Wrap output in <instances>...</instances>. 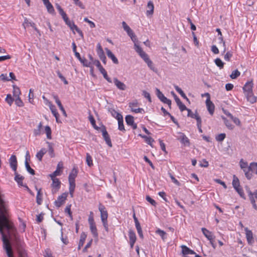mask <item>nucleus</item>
Wrapping results in <instances>:
<instances>
[{"label": "nucleus", "instance_id": "obj_1", "mask_svg": "<svg viewBox=\"0 0 257 257\" xmlns=\"http://www.w3.org/2000/svg\"><path fill=\"white\" fill-rule=\"evenodd\" d=\"M156 91L157 97L159 98V99L163 103L168 104L169 107L171 108V100L166 97L158 88H156Z\"/></svg>", "mask_w": 257, "mask_h": 257}, {"label": "nucleus", "instance_id": "obj_2", "mask_svg": "<svg viewBox=\"0 0 257 257\" xmlns=\"http://www.w3.org/2000/svg\"><path fill=\"white\" fill-rule=\"evenodd\" d=\"M135 49L145 62H146L150 59L148 55L143 50L141 47L137 44L135 45Z\"/></svg>", "mask_w": 257, "mask_h": 257}, {"label": "nucleus", "instance_id": "obj_3", "mask_svg": "<svg viewBox=\"0 0 257 257\" xmlns=\"http://www.w3.org/2000/svg\"><path fill=\"white\" fill-rule=\"evenodd\" d=\"M52 180V194L56 193L60 188L61 182L58 179H51Z\"/></svg>", "mask_w": 257, "mask_h": 257}, {"label": "nucleus", "instance_id": "obj_4", "mask_svg": "<svg viewBox=\"0 0 257 257\" xmlns=\"http://www.w3.org/2000/svg\"><path fill=\"white\" fill-rule=\"evenodd\" d=\"M244 230L245 231V235L248 244L252 245L254 242V238L253 237V233L251 230L248 229L247 227H245L244 228Z\"/></svg>", "mask_w": 257, "mask_h": 257}, {"label": "nucleus", "instance_id": "obj_5", "mask_svg": "<svg viewBox=\"0 0 257 257\" xmlns=\"http://www.w3.org/2000/svg\"><path fill=\"white\" fill-rule=\"evenodd\" d=\"M98 209L100 212L101 220H107L108 217V213L105 206L101 203H99L98 205Z\"/></svg>", "mask_w": 257, "mask_h": 257}, {"label": "nucleus", "instance_id": "obj_6", "mask_svg": "<svg viewBox=\"0 0 257 257\" xmlns=\"http://www.w3.org/2000/svg\"><path fill=\"white\" fill-rule=\"evenodd\" d=\"M67 193H63L58 197L57 200L55 201V204L57 207H60L64 203L67 197Z\"/></svg>", "mask_w": 257, "mask_h": 257}, {"label": "nucleus", "instance_id": "obj_7", "mask_svg": "<svg viewBox=\"0 0 257 257\" xmlns=\"http://www.w3.org/2000/svg\"><path fill=\"white\" fill-rule=\"evenodd\" d=\"M101 131L102 132L103 139H104L105 141L106 142V143L108 145L109 147H111L112 144L111 142V140L109 138V135L108 134L106 130L105 126H103L101 128Z\"/></svg>", "mask_w": 257, "mask_h": 257}, {"label": "nucleus", "instance_id": "obj_8", "mask_svg": "<svg viewBox=\"0 0 257 257\" xmlns=\"http://www.w3.org/2000/svg\"><path fill=\"white\" fill-rule=\"evenodd\" d=\"M178 134L179 135V136L178 137V140H179L180 142L185 146H189V140L185 134L181 132L178 133Z\"/></svg>", "mask_w": 257, "mask_h": 257}, {"label": "nucleus", "instance_id": "obj_9", "mask_svg": "<svg viewBox=\"0 0 257 257\" xmlns=\"http://www.w3.org/2000/svg\"><path fill=\"white\" fill-rule=\"evenodd\" d=\"M77 171L76 169H73L71 172L70 173L69 175V184L75 185V179L77 176Z\"/></svg>", "mask_w": 257, "mask_h": 257}, {"label": "nucleus", "instance_id": "obj_10", "mask_svg": "<svg viewBox=\"0 0 257 257\" xmlns=\"http://www.w3.org/2000/svg\"><path fill=\"white\" fill-rule=\"evenodd\" d=\"M10 164L11 168L15 172H17V160L15 155H12L10 159Z\"/></svg>", "mask_w": 257, "mask_h": 257}, {"label": "nucleus", "instance_id": "obj_11", "mask_svg": "<svg viewBox=\"0 0 257 257\" xmlns=\"http://www.w3.org/2000/svg\"><path fill=\"white\" fill-rule=\"evenodd\" d=\"M138 103L137 102H130L129 103V106L131 108L132 111L135 113H142L144 110L143 108H137Z\"/></svg>", "mask_w": 257, "mask_h": 257}, {"label": "nucleus", "instance_id": "obj_12", "mask_svg": "<svg viewBox=\"0 0 257 257\" xmlns=\"http://www.w3.org/2000/svg\"><path fill=\"white\" fill-rule=\"evenodd\" d=\"M113 82L117 88L121 90H124L126 88L125 84L120 81L117 78H113Z\"/></svg>", "mask_w": 257, "mask_h": 257}, {"label": "nucleus", "instance_id": "obj_13", "mask_svg": "<svg viewBox=\"0 0 257 257\" xmlns=\"http://www.w3.org/2000/svg\"><path fill=\"white\" fill-rule=\"evenodd\" d=\"M206 104L207 108V110L211 115H212L214 111V105L210 100L209 98H207L206 100Z\"/></svg>", "mask_w": 257, "mask_h": 257}, {"label": "nucleus", "instance_id": "obj_14", "mask_svg": "<svg viewBox=\"0 0 257 257\" xmlns=\"http://www.w3.org/2000/svg\"><path fill=\"white\" fill-rule=\"evenodd\" d=\"M253 86V83L251 82H247L245 83L244 86L243 87V89L244 91L245 94L246 93H249L250 94V93H252V88Z\"/></svg>", "mask_w": 257, "mask_h": 257}, {"label": "nucleus", "instance_id": "obj_15", "mask_svg": "<svg viewBox=\"0 0 257 257\" xmlns=\"http://www.w3.org/2000/svg\"><path fill=\"white\" fill-rule=\"evenodd\" d=\"M147 8L146 15L147 16L152 15L154 10V6L152 1H150L148 3Z\"/></svg>", "mask_w": 257, "mask_h": 257}, {"label": "nucleus", "instance_id": "obj_16", "mask_svg": "<svg viewBox=\"0 0 257 257\" xmlns=\"http://www.w3.org/2000/svg\"><path fill=\"white\" fill-rule=\"evenodd\" d=\"M105 51L108 57L111 59L114 64H117L118 63V61L112 52L108 48H105Z\"/></svg>", "mask_w": 257, "mask_h": 257}, {"label": "nucleus", "instance_id": "obj_17", "mask_svg": "<svg viewBox=\"0 0 257 257\" xmlns=\"http://www.w3.org/2000/svg\"><path fill=\"white\" fill-rule=\"evenodd\" d=\"M53 98L55 99L56 103H57V104L59 106L60 109L62 112L63 115L65 116H67L66 112V111H65V110L63 105H62L60 100L59 99L58 96L54 95L53 96Z\"/></svg>", "mask_w": 257, "mask_h": 257}, {"label": "nucleus", "instance_id": "obj_18", "mask_svg": "<svg viewBox=\"0 0 257 257\" xmlns=\"http://www.w3.org/2000/svg\"><path fill=\"white\" fill-rule=\"evenodd\" d=\"M15 180L18 183L19 185L25 187L26 185H24L23 183L24 177L19 175L17 172H15Z\"/></svg>", "mask_w": 257, "mask_h": 257}, {"label": "nucleus", "instance_id": "obj_19", "mask_svg": "<svg viewBox=\"0 0 257 257\" xmlns=\"http://www.w3.org/2000/svg\"><path fill=\"white\" fill-rule=\"evenodd\" d=\"M117 120H118V130L120 131L124 132L125 131V130L123 125L122 115H118V118L117 119Z\"/></svg>", "mask_w": 257, "mask_h": 257}, {"label": "nucleus", "instance_id": "obj_20", "mask_svg": "<svg viewBox=\"0 0 257 257\" xmlns=\"http://www.w3.org/2000/svg\"><path fill=\"white\" fill-rule=\"evenodd\" d=\"M201 230L204 236L210 241V242H211V240H213L214 239L212 233L205 228H202Z\"/></svg>", "mask_w": 257, "mask_h": 257}, {"label": "nucleus", "instance_id": "obj_21", "mask_svg": "<svg viewBox=\"0 0 257 257\" xmlns=\"http://www.w3.org/2000/svg\"><path fill=\"white\" fill-rule=\"evenodd\" d=\"M49 104V107L52 113V114L54 115V116L55 117L57 122H58V117L59 116V113L57 111V109H56L55 106L53 105L50 102H48Z\"/></svg>", "mask_w": 257, "mask_h": 257}, {"label": "nucleus", "instance_id": "obj_22", "mask_svg": "<svg viewBox=\"0 0 257 257\" xmlns=\"http://www.w3.org/2000/svg\"><path fill=\"white\" fill-rule=\"evenodd\" d=\"M188 111L187 116L191 118H193L196 119L197 122L199 120H201V117L199 116L197 112L195 113H193L191 109H188L187 110Z\"/></svg>", "mask_w": 257, "mask_h": 257}, {"label": "nucleus", "instance_id": "obj_23", "mask_svg": "<svg viewBox=\"0 0 257 257\" xmlns=\"http://www.w3.org/2000/svg\"><path fill=\"white\" fill-rule=\"evenodd\" d=\"M181 247L182 249V253L184 255L196 254V253L193 250L190 249L185 245H182Z\"/></svg>", "mask_w": 257, "mask_h": 257}, {"label": "nucleus", "instance_id": "obj_24", "mask_svg": "<svg viewBox=\"0 0 257 257\" xmlns=\"http://www.w3.org/2000/svg\"><path fill=\"white\" fill-rule=\"evenodd\" d=\"M87 235L84 232H82L80 235V238L79 240L78 249L79 250L81 247L83 245L85 240L86 239Z\"/></svg>", "mask_w": 257, "mask_h": 257}, {"label": "nucleus", "instance_id": "obj_25", "mask_svg": "<svg viewBox=\"0 0 257 257\" xmlns=\"http://www.w3.org/2000/svg\"><path fill=\"white\" fill-rule=\"evenodd\" d=\"M37 190V194L36 196V202L38 205H40L42 202V193L41 192V189H38L36 188Z\"/></svg>", "mask_w": 257, "mask_h": 257}, {"label": "nucleus", "instance_id": "obj_26", "mask_svg": "<svg viewBox=\"0 0 257 257\" xmlns=\"http://www.w3.org/2000/svg\"><path fill=\"white\" fill-rule=\"evenodd\" d=\"M96 52H97V55H98L99 58L101 57L105 56L104 53L103 52V50L102 49V48L100 43H98L97 45Z\"/></svg>", "mask_w": 257, "mask_h": 257}, {"label": "nucleus", "instance_id": "obj_27", "mask_svg": "<svg viewBox=\"0 0 257 257\" xmlns=\"http://www.w3.org/2000/svg\"><path fill=\"white\" fill-rule=\"evenodd\" d=\"M47 151L46 149L42 148L39 152L36 154V157L39 161H41L43 156L46 154Z\"/></svg>", "mask_w": 257, "mask_h": 257}, {"label": "nucleus", "instance_id": "obj_28", "mask_svg": "<svg viewBox=\"0 0 257 257\" xmlns=\"http://www.w3.org/2000/svg\"><path fill=\"white\" fill-rule=\"evenodd\" d=\"M175 90L181 95V96L184 99H185L189 102V100L186 96V94L183 91V90L178 86H175Z\"/></svg>", "mask_w": 257, "mask_h": 257}, {"label": "nucleus", "instance_id": "obj_29", "mask_svg": "<svg viewBox=\"0 0 257 257\" xmlns=\"http://www.w3.org/2000/svg\"><path fill=\"white\" fill-rule=\"evenodd\" d=\"M100 73L103 75L104 78L109 83H111V79L108 76L105 70L103 68H100V69H99Z\"/></svg>", "mask_w": 257, "mask_h": 257}, {"label": "nucleus", "instance_id": "obj_30", "mask_svg": "<svg viewBox=\"0 0 257 257\" xmlns=\"http://www.w3.org/2000/svg\"><path fill=\"white\" fill-rule=\"evenodd\" d=\"M90 229L91 232L92 233L93 236L94 237H97L98 234L97 228H96V227L95 224L90 225Z\"/></svg>", "mask_w": 257, "mask_h": 257}, {"label": "nucleus", "instance_id": "obj_31", "mask_svg": "<svg viewBox=\"0 0 257 257\" xmlns=\"http://www.w3.org/2000/svg\"><path fill=\"white\" fill-rule=\"evenodd\" d=\"M247 100L249 101L251 103H253L256 101V98L253 95L252 92L250 93V94L249 93H246L245 94Z\"/></svg>", "mask_w": 257, "mask_h": 257}, {"label": "nucleus", "instance_id": "obj_32", "mask_svg": "<svg viewBox=\"0 0 257 257\" xmlns=\"http://www.w3.org/2000/svg\"><path fill=\"white\" fill-rule=\"evenodd\" d=\"M248 170L251 171V172H255L257 174V163H250Z\"/></svg>", "mask_w": 257, "mask_h": 257}, {"label": "nucleus", "instance_id": "obj_33", "mask_svg": "<svg viewBox=\"0 0 257 257\" xmlns=\"http://www.w3.org/2000/svg\"><path fill=\"white\" fill-rule=\"evenodd\" d=\"M125 121L128 125H131V124H133L134 122V117L131 115H127L125 116Z\"/></svg>", "mask_w": 257, "mask_h": 257}, {"label": "nucleus", "instance_id": "obj_34", "mask_svg": "<svg viewBox=\"0 0 257 257\" xmlns=\"http://www.w3.org/2000/svg\"><path fill=\"white\" fill-rule=\"evenodd\" d=\"M128 236H129L130 241H136V239H137L136 235L135 232L133 230L130 229V230L128 231Z\"/></svg>", "mask_w": 257, "mask_h": 257}, {"label": "nucleus", "instance_id": "obj_35", "mask_svg": "<svg viewBox=\"0 0 257 257\" xmlns=\"http://www.w3.org/2000/svg\"><path fill=\"white\" fill-rule=\"evenodd\" d=\"M232 185L234 188H236L240 186L239 180L238 178L234 175L233 176Z\"/></svg>", "mask_w": 257, "mask_h": 257}, {"label": "nucleus", "instance_id": "obj_36", "mask_svg": "<svg viewBox=\"0 0 257 257\" xmlns=\"http://www.w3.org/2000/svg\"><path fill=\"white\" fill-rule=\"evenodd\" d=\"M108 110L111 113V115L115 117L116 119L118 118V115H121L120 113H118L112 108H109Z\"/></svg>", "mask_w": 257, "mask_h": 257}, {"label": "nucleus", "instance_id": "obj_37", "mask_svg": "<svg viewBox=\"0 0 257 257\" xmlns=\"http://www.w3.org/2000/svg\"><path fill=\"white\" fill-rule=\"evenodd\" d=\"M42 123L40 122L38 124V127L34 131V134L35 136H39L41 134V129L42 128Z\"/></svg>", "mask_w": 257, "mask_h": 257}, {"label": "nucleus", "instance_id": "obj_38", "mask_svg": "<svg viewBox=\"0 0 257 257\" xmlns=\"http://www.w3.org/2000/svg\"><path fill=\"white\" fill-rule=\"evenodd\" d=\"M25 164L27 171L32 175H35V171L31 168L28 162L25 161Z\"/></svg>", "mask_w": 257, "mask_h": 257}, {"label": "nucleus", "instance_id": "obj_39", "mask_svg": "<svg viewBox=\"0 0 257 257\" xmlns=\"http://www.w3.org/2000/svg\"><path fill=\"white\" fill-rule=\"evenodd\" d=\"M21 94L20 88L16 85H13V94L15 97H19Z\"/></svg>", "mask_w": 257, "mask_h": 257}, {"label": "nucleus", "instance_id": "obj_40", "mask_svg": "<svg viewBox=\"0 0 257 257\" xmlns=\"http://www.w3.org/2000/svg\"><path fill=\"white\" fill-rule=\"evenodd\" d=\"M214 62L215 64L219 67L220 69H222L224 67V63L222 61V60L220 58H216Z\"/></svg>", "mask_w": 257, "mask_h": 257}, {"label": "nucleus", "instance_id": "obj_41", "mask_svg": "<svg viewBox=\"0 0 257 257\" xmlns=\"http://www.w3.org/2000/svg\"><path fill=\"white\" fill-rule=\"evenodd\" d=\"M47 143L48 146L49 154L50 156H51V157L53 158L54 157L55 155H54V150L52 147V144L49 142H47Z\"/></svg>", "mask_w": 257, "mask_h": 257}, {"label": "nucleus", "instance_id": "obj_42", "mask_svg": "<svg viewBox=\"0 0 257 257\" xmlns=\"http://www.w3.org/2000/svg\"><path fill=\"white\" fill-rule=\"evenodd\" d=\"M140 136L145 139V141L147 144H148L149 145L152 147V143L154 141L153 138L146 136H142L141 135H140Z\"/></svg>", "mask_w": 257, "mask_h": 257}, {"label": "nucleus", "instance_id": "obj_43", "mask_svg": "<svg viewBox=\"0 0 257 257\" xmlns=\"http://www.w3.org/2000/svg\"><path fill=\"white\" fill-rule=\"evenodd\" d=\"M86 161L88 166L91 167L93 165L92 159L91 156L88 154H86Z\"/></svg>", "mask_w": 257, "mask_h": 257}, {"label": "nucleus", "instance_id": "obj_44", "mask_svg": "<svg viewBox=\"0 0 257 257\" xmlns=\"http://www.w3.org/2000/svg\"><path fill=\"white\" fill-rule=\"evenodd\" d=\"M45 7L47 8L48 12L50 14H53L54 13L55 11H54V8L50 3L46 5Z\"/></svg>", "mask_w": 257, "mask_h": 257}, {"label": "nucleus", "instance_id": "obj_45", "mask_svg": "<svg viewBox=\"0 0 257 257\" xmlns=\"http://www.w3.org/2000/svg\"><path fill=\"white\" fill-rule=\"evenodd\" d=\"M178 102L177 103V104L178 106L181 111H183L185 110H187L188 109V108L186 107V106L182 102V101L181 100L180 101L178 100Z\"/></svg>", "mask_w": 257, "mask_h": 257}, {"label": "nucleus", "instance_id": "obj_46", "mask_svg": "<svg viewBox=\"0 0 257 257\" xmlns=\"http://www.w3.org/2000/svg\"><path fill=\"white\" fill-rule=\"evenodd\" d=\"M156 233L157 234H159L161 236V237L163 240H165L166 239V233L165 231H164L163 230H162L160 229H158V230H156Z\"/></svg>", "mask_w": 257, "mask_h": 257}, {"label": "nucleus", "instance_id": "obj_47", "mask_svg": "<svg viewBox=\"0 0 257 257\" xmlns=\"http://www.w3.org/2000/svg\"><path fill=\"white\" fill-rule=\"evenodd\" d=\"M88 118H89V120H90V121L91 124L92 125V126H93V127L95 129L98 130L99 127L96 125L95 120L93 116L92 115H89Z\"/></svg>", "mask_w": 257, "mask_h": 257}, {"label": "nucleus", "instance_id": "obj_48", "mask_svg": "<svg viewBox=\"0 0 257 257\" xmlns=\"http://www.w3.org/2000/svg\"><path fill=\"white\" fill-rule=\"evenodd\" d=\"M240 72L238 70H235L232 72L231 74L230 75V77L232 79H236L237 77H238L240 75Z\"/></svg>", "mask_w": 257, "mask_h": 257}, {"label": "nucleus", "instance_id": "obj_49", "mask_svg": "<svg viewBox=\"0 0 257 257\" xmlns=\"http://www.w3.org/2000/svg\"><path fill=\"white\" fill-rule=\"evenodd\" d=\"M45 132L47 135V138L48 139H51V130L49 126H46L45 128Z\"/></svg>", "mask_w": 257, "mask_h": 257}, {"label": "nucleus", "instance_id": "obj_50", "mask_svg": "<svg viewBox=\"0 0 257 257\" xmlns=\"http://www.w3.org/2000/svg\"><path fill=\"white\" fill-rule=\"evenodd\" d=\"M135 225H136V228H137V231H138L139 236L141 238H143V231H142V229L140 223Z\"/></svg>", "mask_w": 257, "mask_h": 257}, {"label": "nucleus", "instance_id": "obj_51", "mask_svg": "<svg viewBox=\"0 0 257 257\" xmlns=\"http://www.w3.org/2000/svg\"><path fill=\"white\" fill-rule=\"evenodd\" d=\"M226 137L225 134L222 133L216 136V140L218 142H221L224 140Z\"/></svg>", "mask_w": 257, "mask_h": 257}, {"label": "nucleus", "instance_id": "obj_52", "mask_svg": "<svg viewBox=\"0 0 257 257\" xmlns=\"http://www.w3.org/2000/svg\"><path fill=\"white\" fill-rule=\"evenodd\" d=\"M80 62L83 64V65L85 67H90V65L91 62H88L85 58H82L80 60Z\"/></svg>", "mask_w": 257, "mask_h": 257}, {"label": "nucleus", "instance_id": "obj_53", "mask_svg": "<svg viewBox=\"0 0 257 257\" xmlns=\"http://www.w3.org/2000/svg\"><path fill=\"white\" fill-rule=\"evenodd\" d=\"M67 25L69 26L70 29L73 31L74 30H76L77 28H78L77 26L74 24V23L70 21L66 24Z\"/></svg>", "mask_w": 257, "mask_h": 257}, {"label": "nucleus", "instance_id": "obj_54", "mask_svg": "<svg viewBox=\"0 0 257 257\" xmlns=\"http://www.w3.org/2000/svg\"><path fill=\"white\" fill-rule=\"evenodd\" d=\"M223 119L224 120V123L225 124L226 126L230 130L233 129V126L231 124V123L224 117H222Z\"/></svg>", "mask_w": 257, "mask_h": 257}, {"label": "nucleus", "instance_id": "obj_55", "mask_svg": "<svg viewBox=\"0 0 257 257\" xmlns=\"http://www.w3.org/2000/svg\"><path fill=\"white\" fill-rule=\"evenodd\" d=\"M232 56V52L231 51H228L224 55V59L225 60L229 61L231 57Z\"/></svg>", "mask_w": 257, "mask_h": 257}, {"label": "nucleus", "instance_id": "obj_56", "mask_svg": "<svg viewBox=\"0 0 257 257\" xmlns=\"http://www.w3.org/2000/svg\"><path fill=\"white\" fill-rule=\"evenodd\" d=\"M57 75H58V77H59V78L61 79V80L63 81V82L65 84H67L68 83L67 80L62 75V74L60 73V72L59 71H57Z\"/></svg>", "mask_w": 257, "mask_h": 257}, {"label": "nucleus", "instance_id": "obj_57", "mask_svg": "<svg viewBox=\"0 0 257 257\" xmlns=\"http://www.w3.org/2000/svg\"><path fill=\"white\" fill-rule=\"evenodd\" d=\"M148 67L152 70H153L154 71H155V68L154 67V65H153V62L149 59H148L146 62H145Z\"/></svg>", "mask_w": 257, "mask_h": 257}, {"label": "nucleus", "instance_id": "obj_58", "mask_svg": "<svg viewBox=\"0 0 257 257\" xmlns=\"http://www.w3.org/2000/svg\"><path fill=\"white\" fill-rule=\"evenodd\" d=\"M60 171L58 169H57L53 173L49 175L51 179H57L56 177L59 175Z\"/></svg>", "mask_w": 257, "mask_h": 257}, {"label": "nucleus", "instance_id": "obj_59", "mask_svg": "<svg viewBox=\"0 0 257 257\" xmlns=\"http://www.w3.org/2000/svg\"><path fill=\"white\" fill-rule=\"evenodd\" d=\"M6 101L10 105H11L14 101V99L12 98L11 94H8L6 98Z\"/></svg>", "mask_w": 257, "mask_h": 257}, {"label": "nucleus", "instance_id": "obj_60", "mask_svg": "<svg viewBox=\"0 0 257 257\" xmlns=\"http://www.w3.org/2000/svg\"><path fill=\"white\" fill-rule=\"evenodd\" d=\"M170 177L172 182L174 184H175L178 186H180L181 185L180 183L177 179H176L171 174H170Z\"/></svg>", "mask_w": 257, "mask_h": 257}, {"label": "nucleus", "instance_id": "obj_61", "mask_svg": "<svg viewBox=\"0 0 257 257\" xmlns=\"http://www.w3.org/2000/svg\"><path fill=\"white\" fill-rule=\"evenodd\" d=\"M146 200L149 202H150L152 205L156 206V201L154 199L151 198L148 195L146 196Z\"/></svg>", "mask_w": 257, "mask_h": 257}, {"label": "nucleus", "instance_id": "obj_62", "mask_svg": "<svg viewBox=\"0 0 257 257\" xmlns=\"http://www.w3.org/2000/svg\"><path fill=\"white\" fill-rule=\"evenodd\" d=\"M235 190L238 192V193L239 194L240 197L243 198L244 197V193L243 190L240 187V186L238 187L237 188H234Z\"/></svg>", "mask_w": 257, "mask_h": 257}, {"label": "nucleus", "instance_id": "obj_63", "mask_svg": "<svg viewBox=\"0 0 257 257\" xmlns=\"http://www.w3.org/2000/svg\"><path fill=\"white\" fill-rule=\"evenodd\" d=\"M15 103L18 106H22L23 105V102L20 99V97H17L15 100Z\"/></svg>", "mask_w": 257, "mask_h": 257}, {"label": "nucleus", "instance_id": "obj_64", "mask_svg": "<svg viewBox=\"0 0 257 257\" xmlns=\"http://www.w3.org/2000/svg\"><path fill=\"white\" fill-rule=\"evenodd\" d=\"M240 166L241 168L244 171V170H248V167H247V164L245 162H242V161L240 162Z\"/></svg>", "mask_w": 257, "mask_h": 257}]
</instances>
